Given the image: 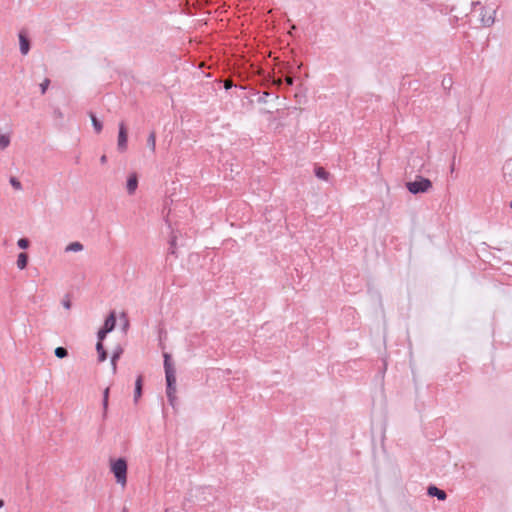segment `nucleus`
<instances>
[{"mask_svg":"<svg viewBox=\"0 0 512 512\" xmlns=\"http://www.w3.org/2000/svg\"><path fill=\"white\" fill-rule=\"evenodd\" d=\"M110 470L113 473L116 482L122 487L127 483V462L123 458L111 459Z\"/></svg>","mask_w":512,"mask_h":512,"instance_id":"nucleus-1","label":"nucleus"},{"mask_svg":"<svg viewBox=\"0 0 512 512\" xmlns=\"http://www.w3.org/2000/svg\"><path fill=\"white\" fill-rule=\"evenodd\" d=\"M406 187L413 194L424 193L432 188V182L427 178L418 176L414 181L408 182Z\"/></svg>","mask_w":512,"mask_h":512,"instance_id":"nucleus-2","label":"nucleus"},{"mask_svg":"<svg viewBox=\"0 0 512 512\" xmlns=\"http://www.w3.org/2000/svg\"><path fill=\"white\" fill-rule=\"evenodd\" d=\"M166 375L167 382V396L169 401L173 403L176 398V376L175 371H169Z\"/></svg>","mask_w":512,"mask_h":512,"instance_id":"nucleus-3","label":"nucleus"},{"mask_svg":"<svg viewBox=\"0 0 512 512\" xmlns=\"http://www.w3.org/2000/svg\"><path fill=\"white\" fill-rule=\"evenodd\" d=\"M116 324V316L115 313L112 312L105 320L103 328L98 332V338L100 341H103L106 334L112 331Z\"/></svg>","mask_w":512,"mask_h":512,"instance_id":"nucleus-4","label":"nucleus"},{"mask_svg":"<svg viewBox=\"0 0 512 512\" xmlns=\"http://www.w3.org/2000/svg\"><path fill=\"white\" fill-rule=\"evenodd\" d=\"M127 141H128L127 129H126L125 124L123 122H121L119 124V134H118V143H117L118 149L121 152L126 151Z\"/></svg>","mask_w":512,"mask_h":512,"instance_id":"nucleus-5","label":"nucleus"},{"mask_svg":"<svg viewBox=\"0 0 512 512\" xmlns=\"http://www.w3.org/2000/svg\"><path fill=\"white\" fill-rule=\"evenodd\" d=\"M496 11L492 8H484L481 12V22L485 26H491L495 21Z\"/></svg>","mask_w":512,"mask_h":512,"instance_id":"nucleus-6","label":"nucleus"},{"mask_svg":"<svg viewBox=\"0 0 512 512\" xmlns=\"http://www.w3.org/2000/svg\"><path fill=\"white\" fill-rule=\"evenodd\" d=\"M137 187H138L137 174L131 173L127 179V185H126L128 194H130V195L134 194Z\"/></svg>","mask_w":512,"mask_h":512,"instance_id":"nucleus-7","label":"nucleus"},{"mask_svg":"<svg viewBox=\"0 0 512 512\" xmlns=\"http://www.w3.org/2000/svg\"><path fill=\"white\" fill-rule=\"evenodd\" d=\"M19 42H20L21 53L23 55H26L29 52L30 44H29V40H28L26 34L24 33V31H21L19 33Z\"/></svg>","mask_w":512,"mask_h":512,"instance_id":"nucleus-8","label":"nucleus"},{"mask_svg":"<svg viewBox=\"0 0 512 512\" xmlns=\"http://www.w3.org/2000/svg\"><path fill=\"white\" fill-rule=\"evenodd\" d=\"M428 494L430 496H436L439 500H445L446 499V493L443 490L438 489L435 486H431L428 488Z\"/></svg>","mask_w":512,"mask_h":512,"instance_id":"nucleus-9","label":"nucleus"},{"mask_svg":"<svg viewBox=\"0 0 512 512\" xmlns=\"http://www.w3.org/2000/svg\"><path fill=\"white\" fill-rule=\"evenodd\" d=\"M28 263V255L26 253H20L17 258V267L20 270H23L26 268Z\"/></svg>","mask_w":512,"mask_h":512,"instance_id":"nucleus-10","label":"nucleus"},{"mask_svg":"<svg viewBox=\"0 0 512 512\" xmlns=\"http://www.w3.org/2000/svg\"><path fill=\"white\" fill-rule=\"evenodd\" d=\"M142 376L139 375L136 379V382H135V395H134V398H135V401H138V399L141 397V394H142Z\"/></svg>","mask_w":512,"mask_h":512,"instance_id":"nucleus-11","label":"nucleus"},{"mask_svg":"<svg viewBox=\"0 0 512 512\" xmlns=\"http://www.w3.org/2000/svg\"><path fill=\"white\" fill-rule=\"evenodd\" d=\"M83 250V245L80 242H72L65 248L66 252H80Z\"/></svg>","mask_w":512,"mask_h":512,"instance_id":"nucleus-12","label":"nucleus"},{"mask_svg":"<svg viewBox=\"0 0 512 512\" xmlns=\"http://www.w3.org/2000/svg\"><path fill=\"white\" fill-rule=\"evenodd\" d=\"M89 115L96 133H100L103 128L102 123L96 118V116L93 113H90Z\"/></svg>","mask_w":512,"mask_h":512,"instance_id":"nucleus-13","label":"nucleus"},{"mask_svg":"<svg viewBox=\"0 0 512 512\" xmlns=\"http://www.w3.org/2000/svg\"><path fill=\"white\" fill-rule=\"evenodd\" d=\"M315 175L322 180H328L329 173L323 167H317L315 169Z\"/></svg>","mask_w":512,"mask_h":512,"instance_id":"nucleus-14","label":"nucleus"},{"mask_svg":"<svg viewBox=\"0 0 512 512\" xmlns=\"http://www.w3.org/2000/svg\"><path fill=\"white\" fill-rule=\"evenodd\" d=\"M164 368H165V374L168 373L169 371H175V369L173 368V365L170 361V355L167 353L164 354Z\"/></svg>","mask_w":512,"mask_h":512,"instance_id":"nucleus-15","label":"nucleus"},{"mask_svg":"<svg viewBox=\"0 0 512 512\" xmlns=\"http://www.w3.org/2000/svg\"><path fill=\"white\" fill-rule=\"evenodd\" d=\"M109 387H107L103 392V412L104 416H106L108 410V401H109Z\"/></svg>","mask_w":512,"mask_h":512,"instance_id":"nucleus-16","label":"nucleus"},{"mask_svg":"<svg viewBox=\"0 0 512 512\" xmlns=\"http://www.w3.org/2000/svg\"><path fill=\"white\" fill-rule=\"evenodd\" d=\"M148 146L150 147L151 151L154 152L156 148V135L155 132H151L147 139Z\"/></svg>","mask_w":512,"mask_h":512,"instance_id":"nucleus-17","label":"nucleus"},{"mask_svg":"<svg viewBox=\"0 0 512 512\" xmlns=\"http://www.w3.org/2000/svg\"><path fill=\"white\" fill-rule=\"evenodd\" d=\"M96 349L99 353V360L102 362L106 359V352L103 348V344H102V341H98L97 345H96Z\"/></svg>","mask_w":512,"mask_h":512,"instance_id":"nucleus-18","label":"nucleus"},{"mask_svg":"<svg viewBox=\"0 0 512 512\" xmlns=\"http://www.w3.org/2000/svg\"><path fill=\"white\" fill-rule=\"evenodd\" d=\"M10 144V138L8 135L0 134V148L5 149Z\"/></svg>","mask_w":512,"mask_h":512,"instance_id":"nucleus-19","label":"nucleus"},{"mask_svg":"<svg viewBox=\"0 0 512 512\" xmlns=\"http://www.w3.org/2000/svg\"><path fill=\"white\" fill-rule=\"evenodd\" d=\"M67 350L63 347H57L55 349V355L58 357V358H64L67 356Z\"/></svg>","mask_w":512,"mask_h":512,"instance_id":"nucleus-20","label":"nucleus"},{"mask_svg":"<svg viewBox=\"0 0 512 512\" xmlns=\"http://www.w3.org/2000/svg\"><path fill=\"white\" fill-rule=\"evenodd\" d=\"M49 84H50V80L48 78L44 79V81L40 84L42 94H44L46 92Z\"/></svg>","mask_w":512,"mask_h":512,"instance_id":"nucleus-21","label":"nucleus"},{"mask_svg":"<svg viewBox=\"0 0 512 512\" xmlns=\"http://www.w3.org/2000/svg\"><path fill=\"white\" fill-rule=\"evenodd\" d=\"M18 246L22 249H26L29 246V241L26 238H21L17 242Z\"/></svg>","mask_w":512,"mask_h":512,"instance_id":"nucleus-22","label":"nucleus"},{"mask_svg":"<svg viewBox=\"0 0 512 512\" xmlns=\"http://www.w3.org/2000/svg\"><path fill=\"white\" fill-rule=\"evenodd\" d=\"M120 357V353H115L113 356H112V359H111V362H112V369H113V372L115 373L116 372V369H117V366H116V362L118 360V358Z\"/></svg>","mask_w":512,"mask_h":512,"instance_id":"nucleus-23","label":"nucleus"},{"mask_svg":"<svg viewBox=\"0 0 512 512\" xmlns=\"http://www.w3.org/2000/svg\"><path fill=\"white\" fill-rule=\"evenodd\" d=\"M10 183L16 190H20L22 188L21 183L14 177L10 179Z\"/></svg>","mask_w":512,"mask_h":512,"instance_id":"nucleus-24","label":"nucleus"},{"mask_svg":"<svg viewBox=\"0 0 512 512\" xmlns=\"http://www.w3.org/2000/svg\"><path fill=\"white\" fill-rule=\"evenodd\" d=\"M232 85H233V83H232V81H231V80H229V79H228V80H226V81L224 82V87H225L226 89L231 88V87H232Z\"/></svg>","mask_w":512,"mask_h":512,"instance_id":"nucleus-25","label":"nucleus"},{"mask_svg":"<svg viewBox=\"0 0 512 512\" xmlns=\"http://www.w3.org/2000/svg\"><path fill=\"white\" fill-rule=\"evenodd\" d=\"M285 82L287 83V85H292L293 84V78L290 77V76H287L285 78Z\"/></svg>","mask_w":512,"mask_h":512,"instance_id":"nucleus-26","label":"nucleus"},{"mask_svg":"<svg viewBox=\"0 0 512 512\" xmlns=\"http://www.w3.org/2000/svg\"><path fill=\"white\" fill-rule=\"evenodd\" d=\"M100 162H101L102 164H105V163L107 162V157H106V155H102V156H101V158H100Z\"/></svg>","mask_w":512,"mask_h":512,"instance_id":"nucleus-27","label":"nucleus"},{"mask_svg":"<svg viewBox=\"0 0 512 512\" xmlns=\"http://www.w3.org/2000/svg\"><path fill=\"white\" fill-rule=\"evenodd\" d=\"M274 82H275L277 85H281L282 80H281V79H278V80H276V81H274Z\"/></svg>","mask_w":512,"mask_h":512,"instance_id":"nucleus-28","label":"nucleus"},{"mask_svg":"<svg viewBox=\"0 0 512 512\" xmlns=\"http://www.w3.org/2000/svg\"><path fill=\"white\" fill-rule=\"evenodd\" d=\"M2 506H3V501H2V500H0V507H2Z\"/></svg>","mask_w":512,"mask_h":512,"instance_id":"nucleus-29","label":"nucleus"},{"mask_svg":"<svg viewBox=\"0 0 512 512\" xmlns=\"http://www.w3.org/2000/svg\"><path fill=\"white\" fill-rule=\"evenodd\" d=\"M510 207L512 208V200H511V203H510Z\"/></svg>","mask_w":512,"mask_h":512,"instance_id":"nucleus-30","label":"nucleus"}]
</instances>
